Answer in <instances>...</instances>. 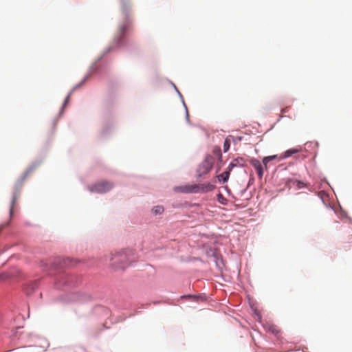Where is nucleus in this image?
<instances>
[{
	"label": "nucleus",
	"instance_id": "f03ea898",
	"mask_svg": "<svg viewBox=\"0 0 352 352\" xmlns=\"http://www.w3.org/2000/svg\"><path fill=\"white\" fill-rule=\"evenodd\" d=\"M215 188V186L210 183L202 184H192L176 187L175 190L184 193H204L210 192Z\"/></svg>",
	"mask_w": 352,
	"mask_h": 352
},
{
	"label": "nucleus",
	"instance_id": "39448f33",
	"mask_svg": "<svg viewBox=\"0 0 352 352\" xmlns=\"http://www.w3.org/2000/svg\"><path fill=\"white\" fill-rule=\"evenodd\" d=\"M213 164V159L212 157H208L199 167L201 174L208 173L212 168Z\"/></svg>",
	"mask_w": 352,
	"mask_h": 352
},
{
	"label": "nucleus",
	"instance_id": "f3484780",
	"mask_svg": "<svg viewBox=\"0 0 352 352\" xmlns=\"http://www.w3.org/2000/svg\"><path fill=\"white\" fill-rule=\"evenodd\" d=\"M69 97V96H67V98H66V99H65V104L68 102Z\"/></svg>",
	"mask_w": 352,
	"mask_h": 352
},
{
	"label": "nucleus",
	"instance_id": "dca6fc26",
	"mask_svg": "<svg viewBox=\"0 0 352 352\" xmlns=\"http://www.w3.org/2000/svg\"><path fill=\"white\" fill-rule=\"evenodd\" d=\"M120 1H121L123 8H124L127 3V0H120Z\"/></svg>",
	"mask_w": 352,
	"mask_h": 352
},
{
	"label": "nucleus",
	"instance_id": "0eeeda50",
	"mask_svg": "<svg viewBox=\"0 0 352 352\" xmlns=\"http://www.w3.org/2000/svg\"><path fill=\"white\" fill-rule=\"evenodd\" d=\"M250 164L256 169L259 178H262L263 175V168L260 161L256 159H252L250 160Z\"/></svg>",
	"mask_w": 352,
	"mask_h": 352
},
{
	"label": "nucleus",
	"instance_id": "ddd939ff",
	"mask_svg": "<svg viewBox=\"0 0 352 352\" xmlns=\"http://www.w3.org/2000/svg\"><path fill=\"white\" fill-rule=\"evenodd\" d=\"M230 146V140L228 138H227L225 140L224 143H223V151L225 153L227 152L229 150Z\"/></svg>",
	"mask_w": 352,
	"mask_h": 352
},
{
	"label": "nucleus",
	"instance_id": "9b49d317",
	"mask_svg": "<svg viewBox=\"0 0 352 352\" xmlns=\"http://www.w3.org/2000/svg\"><path fill=\"white\" fill-rule=\"evenodd\" d=\"M268 331L274 335H278L280 332V330L276 325H270Z\"/></svg>",
	"mask_w": 352,
	"mask_h": 352
},
{
	"label": "nucleus",
	"instance_id": "f8f14e48",
	"mask_svg": "<svg viewBox=\"0 0 352 352\" xmlns=\"http://www.w3.org/2000/svg\"><path fill=\"white\" fill-rule=\"evenodd\" d=\"M153 212L155 214H160L164 212V208L162 206H157L153 208Z\"/></svg>",
	"mask_w": 352,
	"mask_h": 352
},
{
	"label": "nucleus",
	"instance_id": "a211bd4d",
	"mask_svg": "<svg viewBox=\"0 0 352 352\" xmlns=\"http://www.w3.org/2000/svg\"><path fill=\"white\" fill-rule=\"evenodd\" d=\"M282 112L283 113L287 112V110L285 109H284L282 110Z\"/></svg>",
	"mask_w": 352,
	"mask_h": 352
},
{
	"label": "nucleus",
	"instance_id": "1a4fd4ad",
	"mask_svg": "<svg viewBox=\"0 0 352 352\" xmlns=\"http://www.w3.org/2000/svg\"><path fill=\"white\" fill-rule=\"evenodd\" d=\"M301 151H302V148L301 146H300L299 148L288 149L282 155L280 156L279 160L287 158L292 156V155L300 153Z\"/></svg>",
	"mask_w": 352,
	"mask_h": 352
},
{
	"label": "nucleus",
	"instance_id": "f257e3e1",
	"mask_svg": "<svg viewBox=\"0 0 352 352\" xmlns=\"http://www.w3.org/2000/svg\"><path fill=\"white\" fill-rule=\"evenodd\" d=\"M133 252L131 251H121L111 253L110 255V265L115 270L126 268L133 261Z\"/></svg>",
	"mask_w": 352,
	"mask_h": 352
},
{
	"label": "nucleus",
	"instance_id": "423d86ee",
	"mask_svg": "<svg viewBox=\"0 0 352 352\" xmlns=\"http://www.w3.org/2000/svg\"><path fill=\"white\" fill-rule=\"evenodd\" d=\"M318 147V143L317 142L310 141L305 144L302 151L311 153H315Z\"/></svg>",
	"mask_w": 352,
	"mask_h": 352
},
{
	"label": "nucleus",
	"instance_id": "7ed1b4c3",
	"mask_svg": "<svg viewBox=\"0 0 352 352\" xmlns=\"http://www.w3.org/2000/svg\"><path fill=\"white\" fill-rule=\"evenodd\" d=\"M113 185L108 182H100L89 186V189L91 192L104 193L109 191Z\"/></svg>",
	"mask_w": 352,
	"mask_h": 352
},
{
	"label": "nucleus",
	"instance_id": "9d476101",
	"mask_svg": "<svg viewBox=\"0 0 352 352\" xmlns=\"http://www.w3.org/2000/svg\"><path fill=\"white\" fill-rule=\"evenodd\" d=\"M279 157H280V156L278 157L276 155L265 157L263 158V164L265 165V167H267V164L270 161L274 160H276V159L279 160Z\"/></svg>",
	"mask_w": 352,
	"mask_h": 352
},
{
	"label": "nucleus",
	"instance_id": "2eb2a0df",
	"mask_svg": "<svg viewBox=\"0 0 352 352\" xmlns=\"http://www.w3.org/2000/svg\"><path fill=\"white\" fill-rule=\"evenodd\" d=\"M126 25H122L119 28V34L120 36H123L125 31L126 30Z\"/></svg>",
	"mask_w": 352,
	"mask_h": 352
},
{
	"label": "nucleus",
	"instance_id": "6e6552de",
	"mask_svg": "<svg viewBox=\"0 0 352 352\" xmlns=\"http://www.w3.org/2000/svg\"><path fill=\"white\" fill-rule=\"evenodd\" d=\"M234 166H235V164L233 163L230 164V165L228 168V170L226 171H224L223 173H222L221 174H220L217 176V178L220 182L226 183L228 180L229 176H230V172Z\"/></svg>",
	"mask_w": 352,
	"mask_h": 352
},
{
	"label": "nucleus",
	"instance_id": "4468645a",
	"mask_svg": "<svg viewBox=\"0 0 352 352\" xmlns=\"http://www.w3.org/2000/svg\"><path fill=\"white\" fill-rule=\"evenodd\" d=\"M217 200L221 204L226 205L227 204V199L223 197L221 193L217 195Z\"/></svg>",
	"mask_w": 352,
	"mask_h": 352
},
{
	"label": "nucleus",
	"instance_id": "20e7f679",
	"mask_svg": "<svg viewBox=\"0 0 352 352\" xmlns=\"http://www.w3.org/2000/svg\"><path fill=\"white\" fill-rule=\"evenodd\" d=\"M27 176H28V173L24 174L19 180L16 181V182L14 184V188H15L16 192L13 194L12 204H11V207H10V214H12L14 206V204L16 201V199L19 197L18 191L19 190L20 188L23 186Z\"/></svg>",
	"mask_w": 352,
	"mask_h": 352
}]
</instances>
